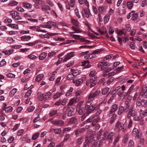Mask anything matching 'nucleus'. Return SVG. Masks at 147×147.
Segmentation results:
<instances>
[{
  "instance_id": "1",
  "label": "nucleus",
  "mask_w": 147,
  "mask_h": 147,
  "mask_svg": "<svg viewBox=\"0 0 147 147\" xmlns=\"http://www.w3.org/2000/svg\"><path fill=\"white\" fill-rule=\"evenodd\" d=\"M123 126L124 124L123 123L118 121L115 125V129L119 132L121 131L124 132L125 131V129L124 128Z\"/></svg>"
},
{
  "instance_id": "2",
  "label": "nucleus",
  "mask_w": 147,
  "mask_h": 147,
  "mask_svg": "<svg viewBox=\"0 0 147 147\" xmlns=\"http://www.w3.org/2000/svg\"><path fill=\"white\" fill-rule=\"evenodd\" d=\"M100 92V90L99 89H97L94 92V90H92L88 96V98H96L99 94Z\"/></svg>"
},
{
  "instance_id": "3",
  "label": "nucleus",
  "mask_w": 147,
  "mask_h": 147,
  "mask_svg": "<svg viewBox=\"0 0 147 147\" xmlns=\"http://www.w3.org/2000/svg\"><path fill=\"white\" fill-rule=\"evenodd\" d=\"M96 79H95V78H91L87 81L86 84V86H89L90 88L94 86L96 83Z\"/></svg>"
},
{
  "instance_id": "4",
  "label": "nucleus",
  "mask_w": 147,
  "mask_h": 147,
  "mask_svg": "<svg viewBox=\"0 0 147 147\" xmlns=\"http://www.w3.org/2000/svg\"><path fill=\"white\" fill-rule=\"evenodd\" d=\"M114 133L112 132H109L107 131H105L103 135L104 137H102L103 140H111L112 137L113 136Z\"/></svg>"
},
{
  "instance_id": "5",
  "label": "nucleus",
  "mask_w": 147,
  "mask_h": 147,
  "mask_svg": "<svg viewBox=\"0 0 147 147\" xmlns=\"http://www.w3.org/2000/svg\"><path fill=\"white\" fill-rule=\"evenodd\" d=\"M52 95V93L49 92L46 94L44 96L43 95H39L38 97V99L40 101H41L42 100H46L47 98H49Z\"/></svg>"
},
{
  "instance_id": "6",
  "label": "nucleus",
  "mask_w": 147,
  "mask_h": 147,
  "mask_svg": "<svg viewBox=\"0 0 147 147\" xmlns=\"http://www.w3.org/2000/svg\"><path fill=\"white\" fill-rule=\"evenodd\" d=\"M10 13L12 18L15 20H19L22 19V17L19 15V13L16 11H11Z\"/></svg>"
},
{
  "instance_id": "7",
  "label": "nucleus",
  "mask_w": 147,
  "mask_h": 147,
  "mask_svg": "<svg viewBox=\"0 0 147 147\" xmlns=\"http://www.w3.org/2000/svg\"><path fill=\"white\" fill-rule=\"evenodd\" d=\"M132 134L136 136L137 138L139 139L142 137V134L141 131L136 128H134L132 131Z\"/></svg>"
},
{
  "instance_id": "8",
  "label": "nucleus",
  "mask_w": 147,
  "mask_h": 147,
  "mask_svg": "<svg viewBox=\"0 0 147 147\" xmlns=\"http://www.w3.org/2000/svg\"><path fill=\"white\" fill-rule=\"evenodd\" d=\"M136 115L135 113V110L134 106L132 108H131L129 111L127 115L128 119H130L131 116L134 117Z\"/></svg>"
},
{
  "instance_id": "9",
  "label": "nucleus",
  "mask_w": 147,
  "mask_h": 147,
  "mask_svg": "<svg viewBox=\"0 0 147 147\" xmlns=\"http://www.w3.org/2000/svg\"><path fill=\"white\" fill-rule=\"evenodd\" d=\"M74 53L73 52H71L67 53L65 56V58L63 60V61H67L68 60L74 56Z\"/></svg>"
},
{
  "instance_id": "10",
  "label": "nucleus",
  "mask_w": 147,
  "mask_h": 147,
  "mask_svg": "<svg viewBox=\"0 0 147 147\" xmlns=\"http://www.w3.org/2000/svg\"><path fill=\"white\" fill-rule=\"evenodd\" d=\"M142 91L140 92V95L142 96H143V97L144 98H147V87L144 86L142 87Z\"/></svg>"
},
{
  "instance_id": "11",
  "label": "nucleus",
  "mask_w": 147,
  "mask_h": 147,
  "mask_svg": "<svg viewBox=\"0 0 147 147\" xmlns=\"http://www.w3.org/2000/svg\"><path fill=\"white\" fill-rule=\"evenodd\" d=\"M42 11H45L47 13H49L51 9L49 7L45 4H43L42 5Z\"/></svg>"
},
{
  "instance_id": "12",
  "label": "nucleus",
  "mask_w": 147,
  "mask_h": 147,
  "mask_svg": "<svg viewBox=\"0 0 147 147\" xmlns=\"http://www.w3.org/2000/svg\"><path fill=\"white\" fill-rule=\"evenodd\" d=\"M83 80L81 78L78 80L74 79L73 80V82L75 86H78L83 82Z\"/></svg>"
},
{
  "instance_id": "13",
  "label": "nucleus",
  "mask_w": 147,
  "mask_h": 147,
  "mask_svg": "<svg viewBox=\"0 0 147 147\" xmlns=\"http://www.w3.org/2000/svg\"><path fill=\"white\" fill-rule=\"evenodd\" d=\"M95 108L94 106L92 105L90 107L85 108L87 110L86 113L88 114H89L95 109Z\"/></svg>"
},
{
  "instance_id": "14",
  "label": "nucleus",
  "mask_w": 147,
  "mask_h": 147,
  "mask_svg": "<svg viewBox=\"0 0 147 147\" xmlns=\"http://www.w3.org/2000/svg\"><path fill=\"white\" fill-rule=\"evenodd\" d=\"M82 11H83L82 13L83 17L88 18L89 17L90 14L89 11L84 9H82Z\"/></svg>"
},
{
  "instance_id": "15",
  "label": "nucleus",
  "mask_w": 147,
  "mask_h": 147,
  "mask_svg": "<svg viewBox=\"0 0 147 147\" xmlns=\"http://www.w3.org/2000/svg\"><path fill=\"white\" fill-rule=\"evenodd\" d=\"M92 116H94V118L92 120V125L94 126L99 121L100 118V117H96L94 115H92Z\"/></svg>"
},
{
  "instance_id": "16",
  "label": "nucleus",
  "mask_w": 147,
  "mask_h": 147,
  "mask_svg": "<svg viewBox=\"0 0 147 147\" xmlns=\"http://www.w3.org/2000/svg\"><path fill=\"white\" fill-rule=\"evenodd\" d=\"M65 93V92L64 91H62L61 92H57L53 96V98L55 99H56L59 98L61 95L64 94Z\"/></svg>"
},
{
  "instance_id": "17",
  "label": "nucleus",
  "mask_w": 147,
  "mask_h": 147,
  "mask_svg": "<svg viewBox=\"0 0 147 147\" xmlns=\"http://www.w3.org/2000/svg\"><path fill=\"white\" fill-rule=\"evenodd\" d=\"M79 97H76V98H73L71 99L68 103L69 106H70L75 102H77L79 100Z\"/></svg>"
},
{
  "instance_id": "18",
  "label": "nucleus",
  "mask_w": 147,
  "mask_h": 147,
  "mask_svg": "<svg viewBox=\"0 0 147 147\" xmlns=\"http://www.w3.org/2000/svg\"><path fill=\"white\" fill-rule=\"evenodd\" d=\"M21 40L24 41H28L31 39V37L30 36L25 35L20 37Z\"/></svg>"
},
{
  "instance_id": "19",
  "label": "nucleus",
  "mask_w": 147,
  "mask_h": 147,
  "mask_svg": "<svg viewBox=\"0 0 147 147\" xmlns=\"http://www.w3.org/2000/svg\"><path fill=\"white\" fill-rule=\"evenodd\" d=\"M118 108V105L117 104H115L113 105L111 109L109 111V114H112Z\"/></svg>"
},
{
  "instance_id": "20",
  "label": "nucleus",
  "mask_w": 147,
  "mask_h": 147,
  "mask_svg": "<svg viewBox=\"0 0 147 147\" xmlns=\"http://www.w3.org/2000/svg\"><path fill=\"white\" fill-rule=\"evenodd\" d=\"M85 130V128H79L76 130L74 133L75 135H77L78 134L82 133Z\"/></svg>"
},
{
  "instance_id": "21",
  "label": "nucleus",
  "mask_w": 147,
  "mask_h": 147,
  "mask_svg": "<svg viewBox=\"0 0 147 147\" xmlns=\"http://www.w3.org/2000/svg\"><path fill=\"white\" fill-rule=\"evenodd\" d=\"M139 113L140 117L142 118L147 116V111H144L142 109L140 110Z\"/></svg>"
},
{
  "instance_id": "22",
  "label": "nucleus",
  "mask_w": 147,
  "mask_h": 147,
  "mask_svg": "<svg viewBox=\"0 0 147 147\" xmlns=\"http://www.w3.org/2000/svg\"><path fill=\"white\" fill-rule=\"evenodd\" d=\"M44 75L43 74H40L38 75L35 78V80L36 82H40L43 77Z\"/></svg>"
},
{
  "instance_id": "23",
  "label": "nucleus",
  "mask_w": 147,
  "mask_h": 147,
  "mask_svg": "<svg viewBox=\"0 0 147 147\" xmlns=\"http://www.w3.org/2000/svg\"><path fill=\"white\" fill-rule=\"evenodd\" d=\"M118 94L120 97V98L119 99V101L122 100L124 97V92L122 91H119L118 92Z\"/></svg>"
},
{
  "instance_id": "24",
  "label": "nucleus",
  "mask_w": 147,
  "mask_h": 147,
  "mask_svg": "<svg viewBox=\"0 0 147 147\" xmlns=\"http://www.w3.org/2000/svg\"><path fill=\"white\" fill-rule=\"evenodd\" d=\"M47 54L45 52L41 53L39 56V59L40 60H43L47 56Z\"/></svg>"
},
{
  "instance_id": "25",
  "label": "nucleus",
  "mask_w": 147,
  "mask_h": 147,
  "mask_svg": "<svg viewBox=\"0 0 147 147\" xmlns=\"http://www.w3.org/2000/svg\"><path fill=\"white\" fill-rule=\"evenodd\" d=\"M96 73L94 71H91L89 74V76L91 78H95V79H96L97 77L96 76Z\"/></svg>"
},
{
  "instance_id": "26",
  "label": "nucleus",
  "mask_w": 147,
  "mask_h": 147,
  "mask_svg": "<svg viewBox=\"0 0 147 147\" xmlns=\"http://www.w3.org/2000/svg\"><path fill=\"white\" fill-rule=\"evenodd\" d=\"M22 5L24 7L27 9L30 8L32 7L30 3H23Z\"/></svg>"
},
{
  "instance_id": "27",
  "label": "nucleus",
  "mask_w": 147,
  "mask_h": 147,
  "mask_svg": "<svg viewBox=\"0 0 147 147\" xmlns=\"http://www.w3.org/2000/svg\"><path fill=\"white\" fill-rule=\"evenodd\" d=\"M77 121L76 118V117H73L70 119L68 123L70 124H72L76 123Z\"/></svg>"
},
{
  "instance_id": "28",
  "label": "nucleus",
  "mask_w": 147,
  "mask_h": 147,
  "mask_svg": "<svg viewBox=\"0 0 147 147\" xmlns=\"http://www.w3.org/2000/svg\"><path fill=\"white\" fill-rule=\"evenodd\" d=\"M74 109L73 108H71L69 109L67 113V116L70 117L72 116L74 114Z\"/></svg>"
},
{
  "instance_id": "29",
  "label": "nucleus",
  "mask_w": 147,
  "mask_h": 147,
  "mask_svg": "<svg viewBox=\"0 0 147 147\" xmlns=\"http://www.w3.org/2000/svg\"><path fill=\"white\" fill-rule=\"evenodd\" d=\"M126 32V30L124 28H122L121 30H119L117 32V35H121L124 34V35L126 34L125 32Z\"/></svg>"
},
{
  "instance_id": "30",
  "label": "nucleus",
  "mask_w": 147,
  "mask_h": 147,
  "mask_svg": "<svg viewBox=\"0 0 147 147\" xmlns=\"http://www.w3.org/2000/svg\"><path fill=\"white\" fill-rule=\"evenodd\" d=\"M82 65H85L86 68H88L90 67V65L89 64V62L88 61H84L82 63Z\"/></svg>"
},
{
  "instance_id": "31",
  "label": "nucleus",
  "mask_w": 147,
  "mask_h": 147,
  "mask_svg": "<svg viewBox=\"0 0 147 147\" xmlns=\"http://www.w3.org/2000/svg\"><path fill=\"white\" fill-rule=\"evenodd\" d=\"M74 5V0H70V6L66 5V8L68 9H70V7H73Z\"/></svg>"
},
{
  "instance_id": "32",
  "label": "nucleus",
  "mask_w": 147,
  "mask_h": 147,
  "mask_svg": "<svg viewBox=\"0 0 147 147\" xmlns=\"http://www.w3.org/2000/svg\"><path fill=\"white\" fill-rule=\"evenodd\" d=\"M13 51V50H9L8 51H4L2 52L4 53L6 55H10Z\"/></svg>"
},
{
  "instance_id": "33",
  "label": "nucleus",
  "mask_w": 147,
  "mask_h": 147,
  "mask_svg": "<svg viewBox=\"0 0 147 147\" xmlns=\"http://www.w3.org/2000/svg\"><path fill=\"white\" fill-rule=\"evenodd\" d=\"M17 92V89L16 88H13L10 92L9 95L10 96H13Z\"/></svg>"
},
{
  "instance_id": "34",
  "label": "nucleus",
  "mask_w": 147,
  "mask_h": 147,
  "mask_svg": "<svg viewBox=\"0 0 147 147\" xmlns=\"http://www.w3.org/2000/svg\"><path fill=\"white\" fill-rule=\"evenodd\" d=\"M123 106H121L118 111V115H121L123 113Z\"/></svg>"
},
{
  "instance_id": "35",
  "label": "nucleus",
  "mask_w": 147,
  "mask_h": 147,
  "mask_svg": "<svg viewBox=\"0 0 147 147\" xmlns=\"http://www.w3.org/2000/svg\"><path fill=\"white\" fill-rule=\"evenodd\" d=\"M109 90L108 87H107L104 88L102 92V95H105L108 93Z\"/></svg>"
},
{
  "instance_id": "36",
  "label": "nucleus",
  "mask_w": 147,
  "mask_h": 147,
  "mask_svg": "<svg viewBox=\"0 0 147 147\" xmlns=\"http://www.w3.org/2000/svg\"><path fill=\"white\" fill-rule=\"evenodd\" d=\"M7 26L11 28H15L16 29H18V26L16 24H8Z\"/></svg>"
},
{
  "instance_id": "37",
  "label": "nucleus",
  "mask_w": 147,
  "mask_h": 147,
  "mask_svg": "<svg viewBox=\"0 0 147 147\" xmlns=\"http://www.w3.org/2000/svg\"><path fill=\"white\" fill-rule=\"evenodd\" d=\"M40 134L39 133H36L34 134L32 137V140H35L37 139L39 136Z\"/></svg>"
},
{
  "instance_id": "38",
  "label": "nucleus",
  "mask_w": 147,
  "mask_h": 147,
  "mask_svg": "<svg viewBox=\"0 0 147 147\" xmlns=\"http://www.w3.org/2000/svg\"><path fill=\"white\" fill-rule=\"evenodd\" d=\"M88 100L85 106V108H87V107H90V105L92 104V100L91 99V98L88 99Z\"/></svg>"
},
{
  "instance_id": "39",
  "label": "nucleus",
  "mask_w": 147,
  "mask_h": 147,
  "mask_svg": "<svg viewBox=\"0 0 147 147\" xmlns=\"http://www.w3.org/2000/svg\"><path fill=\"white\" fill-rule=\"evenodd\" d=\"M39 37L41 38H49L50 37L49 36V35L47 34V33L45 34H40Z\"/></svg>"
},
{
  "instance_id": "40",
  "label": "nucleus",
  "mask_w": 147,
  "mask_h": 147,
  "mask_svg": "<svg viewBox=\"0 0 147 147\" xmlns=\"http://www.w3.org/2000/svg\"><path fill=\"white\" fill-rule=\"evenodd\" d=\"M123 66L121 67H119L115 69V71H116L117 73L118 74L122 71V69H123Z\"/></svg>"
},
{
  "instance_id": "41",
  "label": "nucleus",
  "mask_w": 147,
  "mask_h": 147,
  "mask_svg": "<svg viewBox=\"0 0 147 147\" xmlns=\"http://www.w3.org/2000/svg\"><path fill=\"white\" fill-rule=\"evenodd\" d=\"M71 22L74 25L77 26H78V22L76 20L74 19H71Z\"/></svg>"
},
{
  "instance_id": "42",
  "label": "nucleus",
  "mask_w": 147,
  "mask_h": 147,
  "mask_svg": "<svg viewBox=\"0 0 147 147\" xmlns=\"http://www.w3.org/2000/svg\"><path fill=\"white\" fill-rule=\"evenodd\" d=\"M13 108L11 107H6L5 109L6 112L7 113H10L13 110Z\"/></svg>"
},
{
  "instance_id": "43",
  "label": "nucleus",
  "mask_w": 147,
  "mask_h": 147,
  "mask_svg": "<svg viewBox=\"0 0 147 147\" xmlns=\"http://www.w3.org/2000/svg\"><path fill=\"white\" fill-rule=\"evenodd\" d=\"M133 2L131 1H128L127 2V6L129 9H131L133 7Z\"/></svg>"
},
{
  "instance_id": "44",
  "label": "nucleus",
  "mask_w": 147,
  "mask_h": 147,
  "mask_svg": "<svg viewBox=\"0 0 147 147\" xmlns=\"http://www.w3.org/2000/svg\"><path fill=\"white\" fill-rule=\"evenodd\" d=\"M83 137H80L78 138L77 141V143L78 144H81L83 141Z\"/></svg>"
},
{
  "instance_id": "45",
  "label": "nucleus",
  "mask_w": 147,
  "mask_h": 147,
  "mask_svg": "<svg viewBox=\"0 0 147 147\" xmlns=\"http://www.w3.org/2000/svg\"><path fill=\"white\" fill-rule=\"evenodd\" d=\"M113 56L112 54L107 55L105 57H103L104 60H106L111 59Z\"/></svg>"
},
{
  "instance_id": "46",
  "label": "nucleus",
  "mask_w": 147,
  "mask_h": 147,
  "mask_svg": "<svg viewBox=\"0 0 147 147\" xmlns=\"http://www.w3.org/2000/svg\"><path fill=\"white\" fill-rule=\"evenodd\" d=\"M28 57L30 59H34L37 58V57L36 56L32 54H30L28 56Z\"/></svg>"
},
{
  "instance_id": "47",
  "label": "nucleus",
  "mask_w": 147,
  "mask_h": 147,
  "mask_svg": "<svg viewBox=\"0 0 147 147\" xmlns=\"http://www.w3.org/2000/svg\"><path fill=\"white\" fill-rule=\"evenodd\" d=\"M18 4V2L15 1H10L8 5L11 6H13L17 5Z\"/></svg>"
},
{
  "instance_id": "48",
  "label": "nucleus",
  "mask_w": 147,
  "mask_h": 147,
  "mask_svg": "<svg viewBox=\"0 0 147 147\" xmlns=\"http://www.w3.org/2000/svg\"><path fill=\"white\" fill-rule=\"evenodd\" d=\"M109 16L108 15H106L104 18V22L105 24H106L109 21Z\"/></svg>"
},
{
  "instance_id": "49",
  "label": "nucleus",
  "mask_w": 147,
  "mask_h": 147,
  "mask_svg": "<svg viewBox=\"0 0 147 147\" xmlns=\"http://www.w3.org/2000/svg\"><path fill=\"white\" fill-rule=\"evenodd\" d=\"M32 92V91L31 89L29 90L28 92L25 94L24 97L25 98H27L28 96H30Z\"/></svg>"
},
{
  "instance_id": "50",
  "label": "nucleus",
  "mask_w": 147,
  "mask_h": 147,
  "mask_svg": "<svg viewBox=\"0 0 147 147\" xmlns=\"http://www.w3.org/2000/svg\"><path fill=\"white\" fill-rule=\"evenodd\" d=\"M72 28L75 31V32L76 33H80L81 32L79 29L78 28L74 26H72Z\"/></svg>"
},
{
  "instance_id": "51",
  "label": "nucleus",
  "mask_w": 147,
  "mask_h": 147,
  "mask_svg": "<svg viewBox=\"0 0 147 147\" xmlns=\"http://www.w3.org/2000/svg\"><path fill=\"white\" fill-rule=\"evenodd\" d=\"M61 128H57L54 130V132L55 134H59L61 131Z\"/></svg>"
},
{
  "instance_id": "52",
  "label": "nucleus",
  "mask_w": 147,
  "mask_h": 147,
  "mask_svg": "<svg viewBox=\"0 0 147 147\" xmlns=\"http://www.w3.org/2000/svg\"><path fill=\"white\" fill-rule=\"evenodd\" d=\"M129 45L131 49L134 50L135 49V47L133 42H130L129 43Z\"/></svg>"
},
{
  "instance_id": "53",
  "label": "nucleus",
  "mask_w": 147,
  "mask_h": 147,
  "mask_svg": "<svg viewBox=\"0 0 147 147\" xmlns=\"http://www.w3.org/2000/svg\"><path fill=\"white\" fill-rule=\"evenodd\" d=\"M57 111L55 110H53L51 111L49 113V115L50 116H52L57 113Z\"/></svg>"
},
{
  "instance_id": "54",
  "label": "nucleus",
  "mask_w": 147,
  "mask_h": 147,
  "mask_svg": "<svg viewBox=\"0 0 147 147\" xmlns=\"http://www.w3.org/2000/svg\"><path fill=\"white\" fill-rule=\"evenodd\" d=\"M75 12L76 16L79 18H80L81 16L79 15V12L78 9L77 8H76L75 9Z\"/></svg>"
},
{
  "instance_id": "55",
  "label": "nucleus",
  "mask_w": 147,
  "mask_h": 147,
  "mask_svg": "<svg viewBox=\"0 0 147 147\" xmlns=\"http://www.w3.org/2000/svg\"><path fill=\"white\" fill-rule=\"evenodd\" d=\"M114 80L115 78H114L111 77L108 80L107 82V84L108 85H109Z\"/></svg>"
},
{
  "instance_id": "56",
  "label": "nucleus",
  "mask_w": 147,
  "mask_h": 147,
  "mask_svg": "<svg viewBox=\"0 0 147 147\" xmlns=\"http://www.w3.org/2000/svg\"><path fill=\"white\" fill-rule=\"evenodd\" d=\"M70 36H72L74 38L76 39H79L80 36L79 35L73 34H71Z\"/></svg>"
},
{
  "instance_id": "57",
  "label": "nucleus",
  "mask_w": 147,
  "mask_h": 147,
  "mask_svg": "<svg viewBox=\"0 0 147 147\" xmlns=\"http://www.w3.org/2000/svg\"><path fill=\"white\" fill-rule=\"evenodd\" d=\"M33 1L36 3L39 4L41 5L43 3V2L41 0H32Z\"/></svg>"
},
{
  "instance_id": "58",
  "label": "nucleus",
  "mask_w": 147,
  "mask_h": 147,
  "mask_svg": "<svg viewBox=\"0 0 147 147\" xmlns=\"http://www.w3.org/2000/svg\"><path fill=\"white\" fill-rule=\"evenodd\" d=\"M94 116H91L89 118L86 120V122L87 123H90L91 122H92V120L93 119V118H94Z\"/></svg>"
},
{
  "instance_id": "59",
  "label": "nucleus",
  "mask_w": 147,
  "mask_h": 147,
  "mask_svg": "<svg viewBox=\"0 0 147 147\" xmlns=\"http://www.w3.org/2000/svg\"><path fill=\"white\" fill-rule=\"evenodd\" d=\"M74 77L72 74H69L67 76V78L68 80H71Z\"/></svg>"
},
{
  "instance_id": "60",
  "label": "nucleus",
  "mask_w": 147,
  "mask_h": 147,
  "mask_svg": "<svg viewBox=\"0 0 147 147\" xmlns=\"http://www.w3.org/2000/svg\"><path fill=\"white\" fill-rule=\"evenodd\" d=\"M6 63V61L4 59L2 60L0 62V67H2L5 65Z\"/></svg>"
},
{
  "instance_id": "61",
  "label": "nucleus",
  "mask_w": 147,
  "mask_h": 147,
  "mask_svg": "<svg viewBox=\"0 0 147 147\" xmlns=\"http://www.w3.org/2000/svg\"><path fill=\"white\" fill-rule=\"evenodd\" d=\"M102 31L101 35H103L104 34H106L107 32L106 30L105 27L104 26H102Z\"/></svg>"
},
{
  "instance_id": "62",
  "label": "nucleus",
  "mask_w": 147,
  "mask_h": 147,
  "mask_svg": "<svg viewBox=\"0 0 147 147\" xmlns=\"http://www.w3.org/2000/svg\"><path fill=\"white\" fill-rule=\"evenodd\" d=\"M147 5V0L143 1L142 3L141 6L144 7Z\"/></svg>"
},
{
  "instance_id": "63",
  "label": "nucleus",
  "mask_w": 147,
  "mask_h": 147,
  "mask_svg": "<svg viewBox=\"0 0 147 147\" xmlns=\"http://www.w3.org/2000/svg\"><path fill=\"white\" fill-rule=\"evenodd\" d=\"M46 2L50 6L53 7V6L54 4L50 0H46Z\"/></svg>"
},
{
  "instance_id": "64",
  "label": "nucleus",
  "mask_w": 147,
  "mask_h": 147,
  "mask_svg": "<svg viewBox=\"0 0 147 147\" xmlns=\"http://www.w3.org/2000/svg\"><path fill=\"white\" fill-rule=\"evenodd\" d=\"M134 145V142L133 141L130 140L128 143V146L129 147H133Z\"/></svg>"
}]
</instances>
